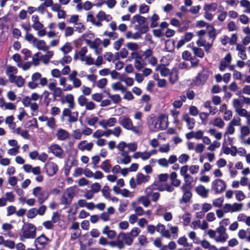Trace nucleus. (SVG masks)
<instances>
[{
	"mask_svg": "<svg viewBox=\"0 0 250 250\" xmlns=\"http://www.w3.org/2000/svg\"><path fill=\"white\" fill-rule=\"evenodd\" d=\"M23 225L21 228L22 235H21V240L24 241V239H34L36 236L37 228L30 223H26L22 221Z\"/></svg>",
	"mask_w": 250,
	"mask_h": 250,
	"instance_id": "obj_1",
	"label": "nucleus"
},
{
	"mask_svg": "<svg viewBox=\"0 0 250 250\" xmlns=\"http://www.w3.org/2000/svg\"><path fill=\"white\" fill-rule=\"evenodd\" d=\"M211 74L208 68L203 67L192 80V84L196 86H202L207 82Z\"/></svg>",
	"mask_w": 250,
	"mask_h": 250,
	"instance_id": "obj_2",
	"label": "nucleus"
},
{
	"mask_svg": "<svg viewBox=\"0 0 250 250\" xmlns=\"http://www.w3.org/2000/svg\"><path fill=\"white\" fill-rule=\"evenodd\" d=\"M69 108H65L63 109L62 116L61 117V120L62 122L64 121L65 117H68L67 122L70 123H73L78 121L79 112L78 111H74L72 112L70 109H73L75 107L74 101H72L70 103H68Z\"/></svg>",
	"mask_w": 250,
	"mask_h": 250,
	"instance_id": "obj_3",
	"label": "nucleus"
},
{
	"mask_svg": "<svg viewBox=\"0 0 250 250\" xmlns=\"http://www.w3.org/2000/svg\"><path fill=\"white\" fill-rule=\"evenodd\" d=\"M42 188L37 187L33 190V194L38 197V201L40 204L43 203L49 197L50 194L47 190L41 191Z\"/></svg>",
	"mask_w": 250,
	"mask_h": 250,
	"instance_id": "obj_4",
	"label": "nucleus"
},
{
	"mask_svg": "<svg viewBox=\"0 0 250 250\" xmlns=\"http://www.w3.org/2000/svg\"><path fill=\"white\" fill-rule=\"evenodd\" d=\"M226 184L225 181L221 179H217L212 182V188L215 194H220L226 188Z\"/></svg>",
	"mask_w": 250,
	"mask_h": 250,
	"instance_id": "obj_5",
	"label": "nucleus"
},
{
	"mask_svg": "<svg viewBox=\"0 0 250 250\" xmlns=\"http://www.w3.org/2000/svg\"><path fill=\"white\" fill-rule=\"evenodd\" d=\"M48 241H50V240L44 234H42L36 238L34 244L37 250H42L45 248Z\"/></svg>",
	"mask_w": 250,
	"mask_h": 250,
	"instance_id": "obj_6",
	"label": "nucleus"
},
{
	"mask_svg": "<svg viewBox=\"0 0 250 250\" xmlns=\"http://www.w3.org/2000/svg\"><path fill=\"white\" fill-rule=\"evenodd\" d=\"M44 168L47 174L50 177L54 176L58 171L57 165L53 162H48L46 163Z\"/></svg>",
	"mask_w": 250,
	"mask_h": 250,
	"instance_id": "obj_7",
	"label": "nucleus"
},
{
	"mask_svg": "<svg viewBox=\"0 0 250 250\" xmlns=\"http://www.w3.org/2000/svg\"><path fill=\"white\" fill-rule=\"evenodd\" d=\"M182 59L185 61H190L191 66L193 67H196L199 62L198 59H196V62H193V60L195 59V56H191V53L187 50L184 51L182 55Z\"/></svg>",
	"mask_w": 250,
	"mask_h": 250,
	"instance_id": "obj_8",
	"label": "nucleus"
},
{
	"mask_svg": "<svg viewBox=\"0 0 250 250\" xmlns=\"http://www.w3.org/2000/svg\"><path fill=\"white\" fill-rule=\"evenodd\" d=\"M42 75L39 72L34 73L31 76V82H28L27 86L30 89H35L38 86L39 83L38 82L40 80Z\"/></svg>",
	"mask_w": 250,
	"mask_h": 250,
	"instance_id": "obj_9",
	"label": "nucleus"
},
{
	"mask_svg": "<svg viewBox=\"0 0 250 250\" xmlns=\"http://www.w3.org/2000/svg\"><path fill=\"white\" fill-rule=\"evenodd\" d=\"M165 184L163 185L159 181L155 182L146 188V192L147 194H150L153 190L156 189L160 191H163L165 190Z\"/></svg>",
	"mask_w": 250,
	"mask_h": 250,
	"instance_id": "obj_10",
	"label": "nucleus"
},
{
	"mask_svg": "<svg viewBox=\"0 0 250 250\" xmlns=\"http://www.w3.org/2000/svg\"><path fill=\"white\" fill-rule=\"evenodd\" d=\"M86 42L90 48L95 50V52L97 54H99L102 52V49L101 48H100V52H98V47L102 43V41L100 39L96 38L93 41L86 40Z\"/></svg>",
	"mask_w": 250,
	"mask_h": 250,
	"instance_id": "obj_11",
	"label": "nucleus"
},
{
	"mask_svg": "<svg viewBox=\"0 0 250 250\" xmlns=\"http://www.w3.org/2000/svg\"><path fill=\"white\" fill-rule=\"evenodd\" d=\"M119 124L127 130L131 129L133 125L132 120L128 117H120Z\"/></svg>",
	"mask_w": 250,
	"mask_h": 250,
	"instance_id": "obj_12",
	"label": "nucleus"
},
{
	"mask_svg": "<svg viewBox=\"0 0 250 250\" xmlns=\"http://www.w3.org/2000/svg\"><path fill=\"white\" fill-rule=\"evenodd\" d=\"M182 120L186 122L187 126L188 129H192L195 125V120L191 118L187 113H185L182 115Z\"/></svg>",
	"mask_w": 250,
	"mask_h": 250,
	"instance_id": "obj_13",
	"label": "nucleus"
},
{
	"mask_svg": "<svg viewBox=\"0 0 250 250\" xmlns=\"http://www.w3.org/2000/svg\"><path fill=\"white\" fill-rule=\"evenodd\" d=\"M135 29H139L140 31V33L136 32L134 33L132 38L134 40H137L141 38V34H145L149 31V27L147 25H143L142 26H139L137 25H136Z\"/></svg>",
	"mask_w": 250,
	"mask_h": 250,
	"instance_id": "obj_14",
	"label": "nucleus"
},
{
	"mask_svg": "<svg viewBox=\"0 0 250 250\" xmlns=\"http://www.w3.org/2000/svg\"><path fill=\"white\" fill-rule=\"evenodd\" d=\"M49 149L50 152H52L55 156L59 158H62L63 154V149L58 144L52 145Z\"/></svg>",
	"mask_w": 250,
	"mask_h": 250,
	"instance_id": "obj_15",
	"label": "nucleus"
},
{
	"mask_svg": "<svg viewBox=\"0 0 250 250\" xmlns=\"http://www.w3.org/2000/svg\"><path fill=\"white\" fill-rule=\"evenodd\" d=\"M158 123L157 128H159L161 130L166 129L168 126V122L163 114H161L159 116Z\"/></svg>",
	"mask_w": 250,
	"mask_h": 250,
	"instance_id": "obj_16",
	"label": "nucleus"
},
{
	"mask_svg": "<svg viewBox=\"0 0 250 250\" xmlns=\"http://www.w3.org/2000/svg\"><path fill=\"white\" fill-rule=\"evenodd\" d=\"M184 183L181 187V189H192L191 183L193 181V178L189 174H187L184 177Z\"/></svg>",
	"mask_w": 250,
	"mask_h": 250,
	"instance_id": "obj_17",
	"label": "nucleus"
},
{
	"mask_svg": "<svg viewBox=\"0 0 250 250\" xmlns=\"http://www.w3.org/2000/svg\"><path fill=\"white\" fill-rule=\"evenodd\" d=\"M57 139L60 141H64L69 137V132L65 129L59 128L57 132Z\"/></svg>",
	"mask_w": 250,
	"mask_h": 250,
	"instance_id": "obj_18",
	"label": "nucleus"
},
{
	"mask_svg": "<svg viewBox=\"0 0 250 250\" xmlns=\"http://www.w3.org/2000/svg\"><path fill=\"white\" fill-rule=\"evenodd\" d=\"M150 176L145 175L141 172L138 173L136 175V181L137 185H140L143 183H145L149 181Z\"/></svg>",
	"mask_w": 250,
	"mask_h": 250,
	"instance_id": "obj_19",
	"label": "nucleus"
},
{
	"mask_svg": "<svg viewBox=\"0 0 250 250\" xmlns=\"http://www.w3.org/2000/svg\"><path fill=\"white\" fill-rule=\"evenodd\" d=\"M122 238V240H125V243L127 246H130L133 243V239L128 233L121 232L118 235V238Z\"/></svg>",
	"mask_w": 250,
	"mask_h": 250,
	"instance_id": "obj_20",
	"label": "nucleus"
},
{
	"mask_svg": "<svg viewBox=\"0 0 250 250\" xmlns=\"http://www.w3.org/2000/svg\"><path fill=\"white\" fill-rule=\"evenodd\" d=\"M156 70H159L160 74L163 77H167L170 74V70L166 67L165 64H159L156 68Z\"/></svg>",
	"mask_w": 250,
	"mask_h": 250,
	"instance_id": "obj_21",
	"label": "nucleus"
},
{
	"mask_svg": "<svg viewBox=\"0 0 250 250\" xmlns=\"http://www.w3.org/2000/svg\"><path fill=\"white\" fill-rule=\"evenodd\" d=\"M146 19L145 17L140 15L139 14H137L134 16L131 20V23L132 24L135 23V22H137L139 25H142L146 22Z\"/></svg>",
	"mask_w": 250,
	"mask_h": 250,
	"instance_id": "obj_22",
	"label": "nucleus"
},
{
	"mask_svg": "<svg viewBox=\"0 0 250 250\" xmlns=\"http://www.w3.org/2000/svg\"><path fill=\"white\" fill-rule=\"evenodd\" d=\"M196 191L203 198H207L208 196V190L203 185H200L196 187Z\"/></svg>",
	"mask_w": 250,
	"mask_h": 250,
	"instance_id": "obj_23",
	"label": "nucleus"
},
{
	"mask_svg": "<svg viewBox=\"0 0 250 250\" xmlns=\"http://www.w3.org/2000/svg\"><path fill=\"white\" fill-rule=\"evenodd\" d=\"M218 7V4L216 2L210 3H205L203 7L204 11L215 12Z\"/></svg>",
	"mask_w": 250,
	"mask_h": 250,
	"instance_id": "obj_24",
	"label": "nucleus"
},
{
	"mask_svg": "<svg viewBox=\"0 0 250 250\" xmlns=\"http://www.w3.org/2000/svg\"><path fill=\"white\" fill-rule=\"evenodd\" d=\"M147 124L150 125H152L154 126L155 128H157V125L158 123V118H157L155 116V114H150L147 118Z\"/></svg>",
	"mask_w": 250,
	"mask_h": 250,
	"instance_id": "obj_25",
	"label": "nucleus"
},
{
	"mask_svg": "<svg viewBox=\"0 0 250 250\" xmlns=\"http://www.w3.org/2000/svg\"><path fill=\"white\" fill-rule=\"evenodd\" d=\"M184 194L181 199L184 203H188L192 197V193L190 191L191 189H182Z\"/></svg>",
	"mask_w": 250,
	"mask_h": 250,
	"instance_id": "obj_26",
	"label": "nucleus"
},
{
	"mask_svg": "<svg viewBox=\"0 0 250 250\" xmlns=\"http://www.w3.org/2000/svg\"><path fill=\"white\" fill-rule=\"evenodd\" d=\"M86 141H81L78 145V148L82 151L87 150V151H90L93 146V144L92 142L87 143L86 145L83 146V144H85Z\"/></svg>",
	"mask_w": 250,
	"mask_h": 250,
	"instance_id": "obj_27",
	"label": "nucleus"
},
{
	"mask_svg": "<svg viewBox=\"0 0 250 250\" xmlns=\"http://www.w3.org/2000/svg\"><path fill=\"white\" fill-rule=\"evenodd\" d=\"M36 42H37L36 47L39 50L46 51L49 49V46L46 45V43L44 40L37 41Z\"/></svg>",
	"mask_w": 250,
	"mask_h": 250,
	"instance_id": "obj_28",
	"label": "nucleus"
},
{
	"mask_svg": "<svg viewBox=\"0 0 250 250\" xmlns=\"http://www.w3.org/2000/svg\"><path fill=\"white\" fill-rule=\"evenodd\" d=\"M168 76L169 82L171 84H174L177 81L178 79V73L177 70L174 72H170Z\"/></svg>",
	"mask_w": 250,
	"mask_h": 250,
	"instance_id": "obj_29",
	"label": "nucleus"
},
{
	"mask_svg": "<svg viewBox=\"0 0 250 250\" xmlns=\"http://www.w3.org/2000/svg\"><path fill=\"white\" fill-rule=\"evenodd\" d=\"M73 49V47L70 42H66L63 46L61 48V50L64 54H67L70 52Z\"/></svg>",
	"mask_w": 250,
	"mask_h": 250,
	"instance_id": "obj_30",
	"label": "nucleus"
},
{
	"mask_svg": "<svg viewBox=\"0 0 250 250\" xmlns=\"http://www.w3.org/2000/svg\"><path fill=\"white\" fill-rule=\"evenodd\" d=\"M192 50L193 51L195 56L200 58H203L204 57L205 54L202 48L196 47H193Z\"/></svg>",
	"mask_w": 250,
	"mask_h": 250,
	"instance_id": "obj_31",
	"label": "nucleus"
},
{
	"mask_svg": "<svg viewBox=\"0 0 250 250\" xmlns=\"http://www.w3.org/2000/svg\"><path fill=\"white\" fill-rule=\"evenodd\" d=\"M160 19L159 16L156 14H154L151 18V23L150 24V27L151 28H154L158 25L157 21Z\"/></svg>",
	"mask_w": 250,
	"mask_h": 250,
	"instance_id": "obj_32",
	"label": "nucleus"
},
{
	"mask_svg": "<svg viewBox=\"0 0 250 250\" xmlns=\"http://www.w3.org/2000/svg\"><path fill=\"white\" fill-rule=\"evenodd\" d=\"M241 7L247 8L244 12L250 13V2L248 0H241L240 1Z\"/></svg>",
	"mask_w": 250,
	"mask_h": 250,
	"instance_id": "obj_33",
	"label": "nucleus"
},
{
	"mask_svg": "<svg viewBox=\"0 0 250 250\" xmlns=\"http://www.w3.org/2000/svg\"><path fill=\"white\" fill-rule=\"evenodd\" d=\"M177 242H178V244H179L180 245H182L185 247H188V246H190V247H191L192 246V244L189 245L188 243L187 238L185 236H182V237H180L178 239Z\"/></svg>",
	"mask_w": 250,
	"mask_h": 250,
	"instance_id": "obj_34",
	"label": "nucleus"
},
{
	"mask_svg": "<svg viewBox=\"0 0 250 250\" xmlns=\"http://www.w3.org/2000/svg\"><path fill=\"white\" fill-rule=\"evenodd\" d=\"M104 165L103 167H101V168L106 173L110 171L111 165L109 160H105L103 162Z\"/></svg>",
	"mask_w": 250,
	"mask_h": 250,
	"instance_id": "obj_35",
	"label": "nucleus"
},
{
	"mask_svg": "<svg viewBox=\"0 0 250 250\" xmlns=\"http://www.w3.org/2000/svg\"><path fill=\"white\" fill-rule=\"evenodd\" d=\"M111 86L112 89L115 91L121 90L122 92H124L125 90V88L121 83L120 82H117L116 83H113Z\"/></svg>",
	"mask_w": 250,
	"mask_h": 250,
	"instance_id": "obj_36",
	"label": "nucleus"
},
{
	"mask_svg": "<svg viewBox=\"0 0 250 250\" xmlns=\"http://www.w3.org/2000/svg\"><path fill=\"white\" fill-rule=\"evenodd\" d=\"M37 215V209L35 208L30 209L26 214L27 217L29 219H33Z\"/></svg>",
	"mask_w": 250,
	"mask_h": 250,
	"instance_id": "obj_37",
	"label": "nucleus"
},
{
	"mask_svg": "<svg viewBox=\"0 0 250 250\" xmlns=\"http://www.w3.org/2000/svg\"><path fill=\"white\" fill-rule=\"evenodd\" d=\"M213 125L219 128H222L224 127L225 123L220 118H216L214 120Z\"/></svg>",
	"mask_w": 250,
	"mask_h": 250,
	"instance_id": "obj_38",
	"label": "nucleus"
},
{
	"mask_svg": "<svg viewBox=\"0 0 250 250\" xmlns=\"http://www.w3.org/2000/svg\"><path fill=\"white\" fill-rule=\"evenodd\" d=\"M224 202V198L220 197L213 200V205L215 207L221 208Z\"/></svg>",
	"mask_w": 250,
	"mask_h": 250,
	"instance_id": "obj_39",
	"label": "nucleus"
},
{
	"mask_svg": "<svg viewBox=\"0 0 250 250\" xmlns=\"http://www.w3.org/2000/svg\"><path fill=\"white\" fill-rule=\"evenodd\" d=\"M216 129L214 128H210L208 131L209 132L211 135L214 136L215 138L217 140H220L222 138V133L220 132L215 133Z\"/></svg>",
	"mask_w": 250,
	"mask_h": 250,
	"instance_id": "obj_40",
	"label": "nucleus"
},
{
	"mask_svg": "<svg viewBox=\"0 0 250 250\" xmlns=\"http://www.w3.org/2000/svg\"><path fill=\"white\" fill-rule=\"evenodd\" d=\"M122 156L124 157L121 160L122 163L126 165L131 162V158L127 155V152H125V153H122Z\"/></svg>",
	"mask_w": 250,
	"mask_h": 250,
	"instance_id": "obj_41",
	"label": "nucleus"
},
{
	"mask_svg": "<svg viewBox=\"0 0 250 250\" xmlns=\"http://www.w3.org/2000/svg\"><path fill=\"white\" fill-rule=\"evenodd\" d=\"M107 83V80L106 78H103L99 80L97 83V86L99 88H104Z\"/></svg>",
	"mask_w": 250,
	"mask_h": 250,
	"instance_id": "obj_42",
	"label": "nucleus"
},
{
	"mask_svg": "<svg viewBox=\"0 0 250 250\" xmlns=\"http://www.w3.org/2000/svg\"><path fill=\"white\" fill-rule=\"evenodd\" d=\"M227 29L229 32L236 31L237 29V26L233 21H230L227 24Z\"/></svg>",
	"mask_w": 250,
	"mask_h": 250,
	"instance_id": "obj_43",
	"label": "nucleus"
},
{
	"mask_svg": "<svg viewBox=\"0 0 250 250\" xmlns=\"http://www.w3.org/2000/svg\"><path fill=\"white\" fill-rule=\"evenodd\" d=\"M15 83L18 87H21L24 85L25 80L21 76H17Z\"/></svg>",
	"mask_w": 250,
	"mask_h": 250,
	"instance_id": "obj_44",
	"label": "nucleus"
},
{
	"mask_svg": "<svg viewBox=\"0 0 250 250\" xmlns=\"http://www.w3.org/2000/svg\"><path fill=\"white\" fill-rule=\"evenodd\" d=\"M103 195L106 198H110L109 188L107 186H104L102 190Z\"/></svg>",
	"mask_w": 250,
	"mask_h": 250,
	"instance_id": "obj_45",
	"label": "nucleus"
},
{
	"mask_svg": "<svg viewBox=\"0 0 250 250\" xmlns=\"http://www.w3.org/2000/svg\"><path fill=\"white\" fill-rule=\"evenodd\" d=\"M124 39L123 38H120L118 41L114 42L113 44L114 48L116 50H119L121 48L122 44L123 43Z\"/></svg>",
	"mask_w": 250,
	"mask_h": 250,
	"instance_id": "obj_46",
	"label": "nucleus"
},
{
	"mask_svg": "<svg viewBox=\"0 0 250 250\" xmlns=\"http://www.w3.org/2000/svg\"><path fill=\"white\" fill-rule=\"evenodd\" d=\"M189 113L193 116H196L198 114L199 111L196 106L191 105L189 108Z\"/></svg>",
	"mask_w": 250,
	"mask_h": 250,
	"instance_id": "obj_47",
	"label": "nucleus"
},
{
	"mask_svg": "<svg viewBox=\"0 0 250 250\" xmlns=\"http://www.w3.org/2000/svg\"><path fill=\"white\" fill-rule=\"evenodd\" d=\"M229 236L228 234H219V235L217 237L215 240L216 242H220L222 243L225 242L228 238Z\"/></svg>",
	"mask_w": 250,
	"mask_h": 250,
	"instance_id": "obj_48",
	"label": "nucleus"
},
{
	"mask_svg": "<svg viewBox=\"0 0 250 250\" xmlns=\"http://www.w3.org/2000/svg\"><path fill=\"white\" fill-rule=\"evenodd\" d=\"M242 208L243 204L242 203L238 204L237 203H235L232 205V212L240 211L242 210Z\"/></svg>",
	"mask_w": 250,
	"mask_h": 250,
	"instance_id": "obj_49",
	"label": "nucleus"
},
{
	"mask_svg": "<svg viewBox=\"0 0 250 250\" xmlns=\"http://www.w3.org/2000/svg\"><path fill=\"white\" fill-rule=\"evenodd\" d=\"M47 125L51 129H54L56 126V121L54 118L51 117L48 119Z\"/></svg>",
	"mask_w": 250,
	"mask_h": 250,
	"instance_id": "obj_50",
	"label": "nucleus"
},
{
	"mask_svg": "<svg viewBox=\"0 0 250 250\" xmlns=\"http://www.w3.org/2000/svg\"><path fill=\"white\" fill-rule=\"evenodd\" d=\"M87 98L84 97V95H81L78 99V104L81 106L85 105L87 103Z\"/></svg>",
	"mask_w": 250,
	"mask_h": 250,
	"instance_id": "obj_51",
	"label": "nucleus"
},
{
	"mask_svg": "<svg viewBox=\"0 0 250 250\" xmlns=\"http://www.w3.org/2000/svg\"><path fill=\"white\" fill-rule=\"evenodd\" d=\"M140 232V230L138 228L135 227L133 228L130 232L127 233L128 235L133 237H135L138 236V235Z\"/></svg>",
	"mask_w": 250,
	"mask_h": 250,
	"instance_id": "obj_52",
	"label": "nucleus"
},
{
	"mask_svg": "<svg viewBox=\"0 0 250 250\" xmlns=\"http://www.w3.org/2000/svg\"><path fill=\"white\" fill-rule=\"evenodd\" d=\"M97 18L99 19V21H103L105 20L106 21H109L110 20H106V15L104 11H100L98 14L97 15Z\"/></svg>",
	"mask_w": 250,
	"mask_h": 250,
	"instance_id": "obj_53",
	"label": "nucleus"
},
{
	"mask_svg": "<svg viewBox=\"0 0 250 250\" xmlns=\"http://www.w3.org/2000/svg\"><path fill=\"white\" fill-rule=\"evenodd\" d=\"M208 26H209L212 29V30H210L208 33V36L210 39H211L212 40V42H213V41L215 40V39L216 37V34L215 33V29L214 27H213V26H212V25H209Z\"/></svg>",
	"mask_w": 250,
	"mask_h": 250,
	"instance_id": "obj_54",
	"label": "nucleus"
},
{
	"mask_svg": "<svg viewBox=\"0 0 250 250\" xmlns=\"http://www.w3.org/2000/svg\"><path fill=\"white\" fill-rule=\"evenodd\" d=\"M72 61V58L70 56H65L62 60H60V63L62 65H64V63H69Z\"/></svg>",
	"mask_w": 250,
	"mask_h": 250,
	"instance_id": "obj_55",
	"label": "nucleus"
},
{
	"mask_svg": "<svg viewBox=\"0 0 250 250\" xmlns=\"http://www.w3.org/2000/svg\"><path fill=\"white\" fill-rule=\"evenodd\" d=\"M149 7L148 5L143 4H141L139 8V12L140 14H145L149 11Z\"/></svg>",
	"mask_w": 250,
	"mask_h": 250,
	"instance_id": "obj_56",
	"label": "nucleus"
},
{
	"mask_svg": "<svg viewBox=\"0 0 250 250\" xmlns=\"http://www.w3.org/2000/svg\"><path fill=\"white\" fill-rule=\"evenodd\" d=\"M126 46L129 49L132 51L137 50L139 48V46L137 43L132 42L127 43Z\"/></svg>",
	"mask_w": 250,
	"mask_h": 250,
	"instance_id": "obj_57",
	"label": "nucleus"
},
{
	"mask_svg": "<svg viewBox=\"0 0 250 250\" xmlns=\"http://www.w3.org/2000/svg\"><path fill=\"white\" fill-rule=\"evenodd\" d=\"M103 98L102 93H96L92 95V99L97 102H101Z\"/></svg>",
	"mask_w": 250,
	"mask_h": 250,
	"instance_id": "obj_58",
	"label": "nucleus"
},
{
	"mask_svg": "<svg viewBox=\"0 0 250 250\" xmlns=\"http://www.w3.org/2000/svg\"><path fill=\"white\" fill-rule=\"evenodd\" d=\"M238 114L242 117H245L248 119L250 117V115L248 114V111L244 108H241L239 110H237Z\"/></svg>",
	"mask_w": 250,
	"mask_h": 250,
	"instance_id": "obj_59",
	"label": "nucleus"
},
{
	"mask_svg": "<svg viewBox=\"0 0 250 250\" xmlns=\"http://www.w3.org/2000/svg\"><path fill=\"white\" fill-rule=\"evenodd\" d=\"M6 202H13L15 200V195L12 192H8L5 193Z\"/></svg>",
	"mask_w": 250,
	"mask_h": 250,
	"instance_id": "obj_60",
	"label": "nucleus"
},
{
	"mask_svg": "<svg viewBox=\"0 0 250 250\" xmlns=\"http://www.w3.org/2000/svg\"><path fill=\"white\" fill-rule=\"evenodd\" d=\"M189 158V157L188 155L182 154L179 157V162L181 164H183L187 162Z\"/></svg>",
	"mask_w": 250,
	"mask_h": 250,
	"instance_id": "obj_61",
	"label": "nucleus"
},
{
	"mask_svg": "<svg viewBox=\"0 0 250 250\" xmlns=\"http://www.w3.org/2000/svg\"><path fill=\"white\" fill-rule=\"evenodd\" d=\"M18 69L15 66H8L6 70V74L8 75L10 73H13L15 74L17 73Z\"/></svg>",
	"mask_w": 250,
	"mask_h": 250,
	"instance_id": "obj_62",
	"label": "nucleus"
},
{
	"mask_svg": "<svg viewBox=\"0 0 250 250\" xmlns=\"http://www.w3.org/2000/svg\"><path fill=\"white\" fill-rule=\"evenodd\" d=\"M72 201L63 194L61 198V203L66 206H69L71 204Z\"/></svg>",
	"mask_w": 250,
	"mask_h": 250,
	"instance_id": "obj_63",
	"label": "nucleus"
},
{
	"mask_svg": "<svg viewBox=\"0 0 250 250\" xmlns=\"http://www.w3.org/2000/svg\"><path fill=\"white\" fill-rule=\"evenodd\" d=\"M3 245L5 247H8L10 249H13L15 247V244L13 241L7 240L4 241Z\"/></svg>",
	"mask_w": 250,
	"mask_h": 250,
	"instance_id": "obj_64",
	"label": "nucleus"
}]
</instances>
